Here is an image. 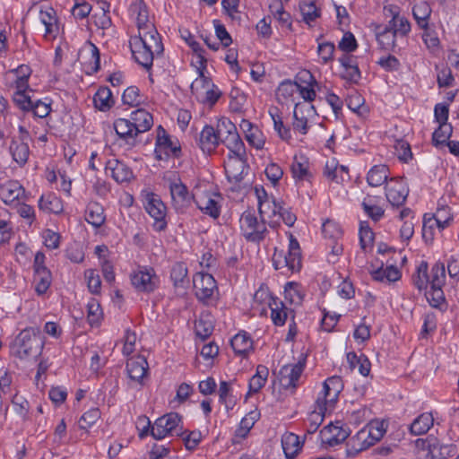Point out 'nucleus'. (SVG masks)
<instances>
[{
  "label": "nucleus",
  "instance_id": "nucleus-35",
  "mask_svg": "<svg viewBox=\"0 0 459 459\" xmlns=\"http://www.w3.org/2000/svg\"><path fill=\"white\" fill-rule=\"evenodd\" d=\"M347 361L351 369L358 367L359 372L362 376L367 377L369 375L371 363L364 354L358 356L355 352H349L347 354Z\"/></svg>",
  "mask_w": 459,
  "mask_h": 459
},
{
  "label": "nucleus",
  "instance_id": "nucleus-14",
  "mask_svg": "<svg viewBox=\"0 0 459 459\" xmlns=\"http://www.w3.org/2000/svg\"><path fill=\"white\" fill-rule=\"evenodd\" d=\"M409 189L402 178H391L385 186V195L393 206H401L406 201Z\"/></svg>",
  "mask_w": 459,
  "mask_h": 459
},
{
  "label": "nucleus",
  "instance_id": "nucleus-60",
  "mask_svg": "<svg viewBox=\"0 0 459 459\" xmlns=\"http://www.w3.org/2000/svg\"><path fill=\"white\" fill-rule=\"evenodd\" d=\"M30 91H15L13 94L14 103L22 110L29 111L34 103L33 96Z\"/></svg>",
  "mask_w": 459,
  "mask_h": 459
},
{
  "label": "nucleus",
  "instance_id": "nucleus-64",
  "mask_svg": "<svg viewBox=\"0 0 459 459\" xmlns=\"http://www.w3.org/2000/svg\"><path fill=\"white\" fill-rule=\"evenodd\" d=\"M100 418V411L97 408H92L84 412L79 420V426L81 429H86L91 427Z\"/></svg>",
  "mask_w": 459,
  "mask_h": 459
},
{
  "label": "nucleus",
  "instance_id": "nucleus-63",
  "mask_svg": "<svg viewBox=\"0 0 459 459\" xmlns=\"http://www.w3.org/2000/svg\"><path fill=\"white\" fill-rule=\"evenodd\" d=\"M139 92L140 91L137 87H128L122 95L123 103L132 107L140 105L142 100Z\"/></svg>",
  "mask_w": 459,
  "mask_h": 459
},
{
  "label": "nucleus",
  "instance_id": "nucleus-52",
  "mask_svg": "<svg viewBox=\"0 0 459 459\" xmlns=\"http://www.w3.org/2000/svg\"><path fill=\"white\" fill-rule=\"evenodd\" d=\"M304 105L300 103H297L294 108L293 117L294 121L292 123L293 129L299 132L302 134H306L307 133V119L304 116L299 117V112L302 113L301 108Z\"/></svg>",
  "mask_w": 459,
  "mask_h": 459
},
{
  "label": "nucleus",
  "instance_id": "nucleus-57",
  "mask_svg": "<svg viewBox=\"0 0 459 459\" xmlns=\"http://www.w3.org/2000/svg\"><path fill=\"white\" fill-rule=\"evenodd\" d=\"M187 276V268L183 263H177L171 268L170 278L176 287L182 286Z\"/></svg>",
  "mask_w": 459,
  "mask_h": 459
},
{
  "label": "nucleus",
  "instance_id": "nucleus-17",
  "mask_svg": "<svg viewBox=\"0 0 459 459\" xmlns=\"http://www.w3.org/2000/svg\"><path fill=\"white\" fill-rule=\"evenodd\" d=\"M149 365L143 356H136L128 359L126 372L132 382L140 385H143V379L148 374Z\"/></svg>",
  "mask_w": 459,
  "mask_h": 459
},
{
  "label": "nucleus",
  "instance_id": "nucleus-21",
  "mask_svg": "<svg viewBox=\"0 0 459 459\" xmlns=\"http://www.w3.org/2000/svg\"><path fill=\"white\" fill-rule=\"evenodd\" d=\"M342 388L343 383L342 377L339 376H333L324 382L323 395L320 397L326 404L333 403L336 402Z\"/></svg>",
  "mask_w": 459,
  "mask_h": 459
},
{
  "label": "nucleus",
  "instance_id": "nucleus-55",
  "mask_svg": "<svg viewBox=\"0 0 459 459\" xmlns=\"http://www.w3.org/2000/svg\"><path fill=\"white\" fill-rule=\"evenodd\" d=\"M296 91H298V83L286 80L278 86L276 94L279 100L282 99L287 100L290 99Z\"/></svg>",
  "mask_w": 459,
  "mask_h": 459
},
{
  "label": "nucleus",
  "instance_id": "nucleus-51",
  "mask_svg": "<svg viewBox=\"0 0 459 459\" xmlns=\"http://www.w3.org/2000/svg\"><path fill=\"white\" fill-rule=\"evenodd\" d=\"M374 232L368 225L367 222H361L359 227V244L361 249L367 251L368 247H371L374 241Z\"/></svg>",
  "mask_w": 459,
  "mask_h": 459
},
{
  "label": "nucleus",
  "instance_id": "nucleus-27",
  "mask_svg": "<svg viewBox=\"0 0 459 459\" xmlns=\"http://www.w3.org/2000/svg\"><path fill=\"white\" fill-rule=\"evenodd\" d=\"M281 446L287 459H293L301 449L299 437L287 432L281 437Z\"/></svg>",
  "mask_w": 459,
  "mask_h": 459
},
{
  "label": "nucleus",
  "instance_id": "nucleus-33",
  "mask_svg": "<svg viewBox=\"0 0 459 459\" xmlns=\"http://www.w3.org/2000/svg\"><path fill=\"white\" fill-rule=\"evenodd\" d=\"M303 82H306L307 86H302L298 83V91L299 92L300 96L304 99L306 101H313L316 99V91L314 89V86H317L318 83L316 80L314 78V76L307 71L303 73Z\"/></svg>",
  "mask_w": 459,
  "mask_h": 459
},
{
  "label": "nucleus",
  "instance_id": "nucleus-43",
  "mask_svg": "<svg viewBox=\"0 0 459 459\" xmlns=\"http://www.w3.org/2000/svg\"><path fill=\"white\" fill-rule=\"evenodd\" d=\"M386 27H389L397 37L403 38L406 37L411 30V23L404 16L401 15L394 16Z\"/></svg>",
  "mask_w": 459,
  "mask_h": 459
},
{
  "label": "nucleus",
  "instance_id": "nucleus-48",
  "mask_svg": "<svg viewBox=\"0 0 459 459\" xmlns=\"http://www.w3.org/2000/svg\"><path fill=\"white\" fill-rule=\"evenodd\" d=\"M348 108L359 116H364L368 113V108L364 104V99L358 92L351 94L347 100Z\"/></svg>",
  "mask_w": 459,
  "mask_h": 459
},
{
  "label": "nucleus",
  "instance_id": "nucleus-7",
  "mask_svg": "<svg viewBox=\"0 0 459 459\" xmlns=\"http://www.w3.org/2000/svg\"><path fill=\"white\" fill-rule=\"evenodd\" d=\"M114 129L117 135V142L120 146H125L126 150H130L139 143L136 129L132 125L131 120L118 118L114 122Z\"/></svg>",
  "mask_w": 459,
  "mask_h": 459
},
{
  "label": "nucleus",
  "instance_id": "nucleus-11",
  "mask_svg": "<svg viewBox=\"0 0 459 459\" xmlns=\"http://www.w3.org/2000/svg\"><path fill=\"white\" fill-rule=\"evenodd\" d=\"M221 195L210 191H204L195 197L196 206L205 214L217 219L221 214L219 200Z\"/></svg>",
  "mask_w": 459,
  "mask_h": 459
},
{
  "label": "nucleus",
  "instance_id": "nucleus-5",
  "mask_svg": "<svg viewBox=\"0 0 459 459\" xmlns=\"http://www.w3.org/2000/svg\"><path fill=\"white\" fill-rule=\"evenodd\" d=\"M224 169L230 182L240 184L248 172L246 155H228L224 160Z\"/></svg>",
  "mask_w": 459,
  "mask_h": 459
},
{
  "label": "nucleus",
  "instance_id": "nucleus-56",
  "mask_svg": "<svg viewBox=\"0 0 459 459\" xmlns=\"http://www.w3.org/2000/svg\"><path fill=\"white\" fill-rule=\"evenodd\" d=\"M446 271L442 263H436L431 269V280L429 281L432 287H442L445 283Z\"/></svg>",
  "mask_w": 459,
  "mask_h": 459
},
{
  "label": "nucleus",
  "instance_id": "nucleus-12",
  "mask_svg": "<svg viewBox=\"0 0 459 459\" xmlns=\"http://www.w3.org/2000/svg\"><path fill=\"white\" fill-rule=\"evenodd\" d=\"M305 368V359H299L295 364L284 365L280 372V384L284 389H295L298 381Z\"/></svg>",
  "mask_w": 459,
  "mask_h": 459
},
{
  "label": "nucleus",
  "instance_id": "nucleus-59",
  "mask_svg": "<svg viewBox=\"0 0 459 459\" xmlns=\"http://www.w3.org/2000/svg\"><path fill=\"white\" fill-rule=\"evenodd\" d=\"M451 134L452 126L450 124H439L438 128L436 129L435 132L433 133L432 141L435 143V145H438L446 143V141L451 136Z\"/></svg>",
  "mask_w": 459,
  "mask_h": 459
},
{
  "label": "nucleus",
  "instance_id": "nucleus-62",
  "mask_svg": "<svg viewBox=\"0 0 459 459\" xmlns=\"http://www.w3.org/2000/svg\"><path fill=\"white\" fill-rule=\"evenodd\" d=\"M269 8L272 14L279 21V22L288 27L291 25L290 15L284 10L281 3L270 4Z\"/></svg>",
  "mask_w": 459,
  "mask_h": 459
},
{
  "label": "nucleus",
  "instance_id": "nucleus-58",
  "mask_svg": "<svg viewBox=\"0 0 459 459\" xmlns=\"http://www.w3.org/2000/svg\"><path fill=\"white\" fill-rule=\"evenodd\" d=\"M426 298L433 307H441L446 300L442 287L430 286V290L426 292Z\"/></svg>",
  "mask_w": 459,
  "mask_h": 459
},
{
  "label": "nucleus",
  "instance_id": "nucleus-50",
  "mask_svg": "<svg viewBox=\"0 0 459 459\" xmlns=\"http://www.w3.org/2000/svg\"><path fill=\"white\" fill-rule=\"evenodd\" d=\"M87 286L91 293L98 295L101 290V281L100 275L93 269H88L84 273Z\"/></svg>",
  "mask_w": 459,
  "mask_h": 459
},
{
  "label": "nucleus",
  "instance_id": "nucleus-20",
  "mask_svg": "<svg viewBox=\"0 0 459 459\" xmlns=\"http://www.w3.org/2000/svg\"><path fill=\"white\" fill-rule=\"evenodd\" d=\"M24 195V188L16 180H9L0 186V198L6 204L19 201Z\"/></svg>",
  "mask_w": 459,
  "mask_h": 459
},
{
  "label": "nucleus",
  "instance_id": "nucleus-10",
  "mask_svg": "<svg viewBox=\"0 0 459 459\" xmlns=\"http://www.w3.org/2000/svg\"><path fill=\"white\" fill-rule=\"evenodd\" d=\"M133 286L143 292H152L158 286L159 279L152 268H140L131 275Z\"/></svg>",
  "mask_w": 459,
  "mask_h": 459
},
{
  "label": "nucleus",
  "instance_id": "nucleus-40",
  "mask_svg": "<svg viewBox=\"0 0 459 459\" xmlns=\"http://www.w3.org/2000/svg\"><path fill=\"white\" fill-rule=\"evenodd\" d=\"M431 12V7L427 2H420L414 5L412 14L421 29H427Z\"/></svg>",
  "mask_w": 459,
  "mask_h": 459
},
{
  "label": "nucleus",
  "instance_id": "nucleus-28",
  "mask_svg": "<svg viewBox=\"0 0 459 459\" xmlns=\"http://www.w3.org/2000/svg\"><path fill=\"white\" fill-rule=\"evenodd\" d=\"M268 306L271 309V318L275 325L281 326L288 317V308L284 303L276 298H270Z\"/></svg>",
  "mask_w": 459,
  "mask_h": 459
},
{
  "label": "nucleus",
  "instance_id": "nucleus-23",
  "mask_svg": "<svg viewBox=\"0 0 459 459\" xmlns=\"http://www.w3.org/2000/svg\"><path fill=\"white\" fill-rule=\"evenodd\" d=\"M9 152L13 160L22 167L27 163L30 156L29 142L12 138Z\"/></svg>",
  "mask_w": 459,
  "mask_h": 459
},
{
  "label": "nucleus",
  "instance_id": "nucleus-54",
  "mask_svg": "<svg viewBox=\"0 0 459 459\" xmlns=\"http://www.w3.org/2000/svg\"><path fill=\"white\" fill-rule=\"evenodd\" d=\"M303 19L307 23H310L320 16V10L316 6L315 1L309 3H302L300 4Z\"/></svg>",
  "mask_w": 459,
  "mask_h": 459
},
{
  "label": "nucleus",
  "instance_id": "nucleus-49",
  "mask_svg": "<svg viewBox=\"0 0 459 459\" xmlns=\"http://www.w3.org/2000/svg\"><path fill=\"white\" fill-rule=\"evenodd\" d=\"M434 220L440 230L446 228L452 221L450 210L445 204H439L436 213L433 215Z\"/></svg>",
  "mask_w": 459,
  "mask_h": 459
},
{
  "label": "nucleus",
  "instance_id": "nucleus-6",
  "mask_svg": "<svg viewBox=\"0 0 459 459\" xmlns=\"http://www.w3.org/2000/svg\"><path fill=\"white\" fill-rule=\"evenodd\" d=\"M181 152L178 141H173L162 126L158 127V135L155 147V157L161 160L170 156L178 157Z\"/></svg>",
  "mask_w": 459,
  "mask_h": 459
},
{
  "label": "nucleus",
  "instance_id": "nucleus-30",
  "mask_svg": "<svg viewBox=\"0 0 459 459\" xmlns=\"http://www.w3.org/2000/svg\"><path fill=\"white\" fill-rule=\"evenodd\" d=\"M236 354L246 356L253 349V341L247 333L236 334L230 341Z\"/></svg>",
  "mask_w": 459,
  "mask_h": 459
},
{
  "label": "nucleus",
  "instance_id": "nucleus-36",
  "mask_svg": "<svg viewBox=\"0 0 459 459\" xmlns=\"http://www.w3.org/2000/svg\"><path fill=\"white\" fill-rule=\"evenodd\" d=\"M35 290L39 295L45 294L52 282V275L48 268L34 272Z\"/></svg>",
  "mask_w": 459,
  "mask_h": 459
},
{
  "label": "nucleus",
  "instance_id": "nucleus-41",
  "mask_svg": "<svg viewBox=\"0 0 459 459\" xmlns=\"http://www.w3.org/2000/svg\"><path fill=\"white\" fill-rule=\"evenodd\" d=\"M95 107L105 111L109 109L113 105L112 93L108 87H101L98 90L93 97Z\"/></svg>",
  "mask_w": 459,
  "mask_h": 459
},
{
  "label": "nucleus",
  "instance_id": "nucleus-19",
  "mask_svg": "<svg viewBox=\"0 0 459 459\" xmlns=\"http://www.w3.org/2000/svg\"><path fill=\"white\" fill-rule=\"evenodd\" d=\"M130 48L134 60L143 67L150 70L156 56L152 49L143 47L138 39H130Z\"/></svg>",
  "mask_w": 459,
  "mask_h": 459
},
{
  "label": "nucleus",
  "instance_id": "nucleus-53",
  "mask_svg": "<svg viewBox=\"0 0 459 459\" xmlns=\"http://www.w3.org/2000/svg\"><path fill=\"white\" fill-rule=\"evenodd\" d=\"M237 131L236 126L228 118H221L218 121L216 133L220 143L222 142L225 137L230 136L233 132Z\"/></svg>",
  "mask_w": 459,
  "mask_h": 459
},
{
  "label": "nucleus",
  "instance_id": "nucleus-18",
  "mask_svg": "<svg viewBox=\"0 0 459 459\" xmlns=\"http://www.w3.org/2000/svg\"><path fill=\"white\" fill-rule=\"evenodd\" d=\"M350 433L341 426L329 424L320 431L321 441L328 446H335L347 439Z\"/></svg>",
  "mask_w": 459,
  "mask_h": 459
},
{
  "label": "nucleus",
  "instance_id": "nucleus-44",
  "mask_svg": "<svg viewBox=\"0 0 459 459\" xmlns=\"http://www.w3.org/2000/svg\"><path fill=\"white\" fill-rule=\"evenodd\" d=\"M110 4L106 1L100 2V12L93 14L95 25L102 30L111 26V18L108 15Z\"/></svg>",
  "mask_w": 459,
  "mask_h": 459
},
{
  "label": "nucleus",
  "instance_id": "nucleus-13",
  "mask_svg": "<svg viewBox=\"0 0 459 459\" xmlns=\"http://www.w3.org/2000/svg\"><path fill=\"white\" fill-rule=\"evenodd\" d=\"M195 296L199 300L207 301L217 290L216 281L209 273H198L194 276Z\"/></svg>",
  "mask_w": 459,
  "mask_h": 459
},
{
  "label": "nucleus",
  "instance_id": "nucleus-45",
  "mask_svg": "<svg viewBox=\"0 0 459 459\" xmlns=\"http://www.w3.org/2000/svg\"><path fill=\"white\" fill-rule=\"evenodd\" d=\"M377 39L380 47L384 49H394L396 46L397 36L389 27L385 26L383 30L377 32Z\"/></svg>",
  "mask_w": 459,
  "mask_h": 459
},
{
  "label": "nucleus",
  "instance_id": "nucleus-42",
  "mask_svg": "<svg viewBox=\"0 0 459 459\" xmlns=\"http://www.w3.org/2000/svg\"><path fill=\"white\" fill-rule=\"evenodd\" d=\"M268 376V369L264 366H258L256 368V374L254 375L249 380V391L248 394L258 393L261 388L264 385Z\"/></svg>",
  "mask_w": 459,
  "mask_h": 459
},
{
  "label": "nucleus",
  "instance_id": "nucleus-8",
  "mask_svg": "<svg viewBox=\"0 0 459 459\" xmlns=\"http://www.w3.org/2000/svg\"><path fill=\"white\" fill-rule=\"evenodd\" d=\"M144 208L148 214L154 220V230L157 231L164 230L167 228V207L160 198L153 194L148 195Z\"/></svg>",
  "mask_w": 459,
  "mask_h": 459
},
{
  "label": "nucleus",
  "instance_id": "nucleus-26",
  "mask_svg": "<svg viewBox=\"0 0 459 459\" xmlns=\"http://www.w3.org/2000/svg\"><path fill=\"white\" fill-rule=\"evenodd\" d=\"M130 120L139 134L150 130L153 125V118L151 113L142 108L133 111Z\"/></svg>",
  "mask_w": 459,
  "mask_h": 459
},
{
  "label": "nucleus",
  "instance_id": "nucleus-22",
  "mask_svg": "<svg viewBox=\"0 0 459 459\" xmlns=\"http://www.w3.org/2000/svg\"><path fill=\"white\" fill-rule=\"evenodd\" d=\"M326 411V403L323 402L320 396L316 401V408L312 411L307 419V432L315 433L322 424Z\"/></svg>",
  "mask_w": 459,
  "mask_h": 459
},
{
  "label": "nucleus",
  "instance_id": "nucleus-47",
  "mask_svg": "<svg viewBox=\"0 0 459 459\" xmlns=\"http://www.w3.org/2000/svg\"><path fill=\"white\" fill-rule=\"evenodd\" d=\"M83 55H90L91 59L93 61L91 72L96 73L100 69V50L95 44L91 41L85 42L84 46L79 51V57Z\"/></svg>",
  "mask_w": 459,
  "mask_h": 459
},
{
  "label": "nucleus",
  "instance_id": "nucleus-32",
  "mask_svg": "<svg viewBox=\"0 0 459 459\" xmlns=\"http://www.w3.org/2000/svg\"><path fill=\"white\" fill-rule=\"evenodd\" d=\"M39 207L47 212L59 213L63 211L61 199L52 193L41 195Z\"/></svg>",
  "mask_w": 459,
  "mask_h": 459
},
{
  "label": "nucleus",
  "instance_id": "nucleus-16",
  "mask_svg": "<svg viewBox=\"0 0 459 459\" xmlns=\"http://www.w3.org/2000/svg\"><path fill=\"white\" fill-rule=\"evenodd\" d=\"M385 429L383 422H371L368 428L359 430L356 434V440L364 442V446L359 449H367L380 440L384 436Z\"/></svg>",
  "mask_w": 459,
  "mask_h": 459
},
{
  "label": "nucleus",
  "instance_id": "nucleus-37",
  "mask_svg": "<svg viewBox=\"0 0 459 459\" xmlns=\"http://www.w3.org/2000/svg\"><path fill=\"white\" fill-rule=\"evenodd\" d=\"M308 169V161L305 157H294L291 164V172L294 178L299 180H308L311 177V173Z\"/></svg>",
  "mask_w": 459,
  "mask_h": 459
},
{
  "label": "nucleus",
  "instance_id": "nucleus-2",
  "mask_svg": "<svg viewBox=\"0 0 459 459\" xmlns=\"http://www.w3.org/2000/svg\"><path fill=\"white\" fill-rule=\"evenodd\" d=\"M273 266L276 270H282L283 273L299 272L301 268V253L298 240L290 234L288 253L275 251L273 257Z\"/></svg>",
  "mask_w": 459,
  "mask_h": 459
},
{
  "label": "nucleus",
  "instance_id": "nucleus-46",
  "mask_svg": "<svg viewBox=\"0 0 459 459\" xmlns=\"http://www.w3.org/2000/svg\"><path fill=\"white\" fill-rule=\"evenodd\" d=\"M428 268V263L422 261L418 266L416 273L413 275V283L420 290H426L429 283Z\"/></svg>",
  "mask_w": 459,
  "mask_h": 459
},
{
  "label": "nucleus",
  "instance_id": "nucleus-29",
  "mask_svg": "<svg viewBox=\"0 0 459 459\" xmlns=\"http://www.w3.org/2000/svg\"><path fill=\"white\" fill-rule=\"evenodd\" d=\"M85 220L95 228H100L105 222L103 207L96 202H91L85 211Z\"/></svg>",
  "mask_w": 459,
  "mask_h": 459
},
{
  "label": "nucleus",
  "instance_id": "nucleus-39",
  "mask_svg": "<svg viewBox=\"0 0 459 459\" xmlns=\"http://www.w3.org/2000/svg\"><path fill=\"white\" fill-rule=\"evenodd\" d=\"M55 14V11L51 7L45 11L41 10L39 13V19L45 26V36L49 35L55 37L58 30L56 24L57 20Z\"/></svg>",
  "mask_w": 459,
  "mask_h": 459
},
{
  "label": "nucleus",
  "instance_id": "nucleus-3",
  "mask_svg": "<svg viewBox=\"0 0 459 459\" xmlns=\"http://www.w3.org/2000/svg\"><path fill=\"white\" fill-rule=\"evenodd\" d=\"M239 224L242 235L250 242L264 240L268 232L264 219L259 221L252 211H245L241 214Z\"/></svg>",
  "mask_w": 459,
  "mask_h": 459
},
{
  "label": "nucleus",
  "instance_id": "nucleus-15",
  "mask_svg": "<svg viewBox=\"0 0 459 459\" xmlns=\"http://www.w3.org/2000/svg\"><path fill=\"white\" fill-rule=\"evenodd\" d=\"M131 39H138L143 47L152 49L156 53L157 56L163 53V44L154 25H149L147 30H140V32H138V36L132 37Z\"/></svg>",
  "mask_w": 459,
  "mask_h": 459
},
{
  "label": "nucleus",
  "instance_id": "nucleus-31",
  "mask_svg": "<svg viewBox=\"0 0 459 459\" xmlns=\"http://www.w3.org/2000/svg\"><path fill=\"white\" fill-rule=\"evenodd\" d=\"M434 418L431 413H422L418 416L410 425L411 434L420 436L427 433L433 426Z\"/></svg>",
  "mask_w": 459,
  "mask_h": 459
},
{
  "label": "nucleus",
  "instance_id": "nucleus-38",
  "mask_svg": "<svg viewBox=\"0 0 459 459\" xmlns=\"http://www.w3.org/2000/svg\"><path fill=\"white\" fill-rule=\"evenodd\" d=\"M221 143L228 148V155H246V147L238 131L225 137Z\"/></svg>",
  "mask_w": 459,
  "mask_h": 459
},
{
  "label": "nucleus",
  "instance_id": "nucleus-25",
  "mask_svg": "<svg viewBox=\"0 0 459 459\" xmlns=\"http://www.w3.org/2000/svg\"><path fill=\"white\" fill-rule=\"evenodd\" d=\"M106 169L110 170L111 177L117 183L128 182L133 178L131 169L126 164L117 160H108L107 162Z\"/></svg>",
  "mask_w": 459,
  "mask_h": 459
},
{
  "label": "nucleus",
  "instance_id": "nucleus-4",
  "mask_svg": "<svg viewBox=\"0 0 459 459\" xmlns=\"http://www.w3.org/2000/svg\"><path fill=\"white\" fill-rule=\"evenodd\" d=\"M181 420V416L177 412L167 413L155 420L151 428V435L155 439L183 435L182 427L179 428Z\"/></svg>",
  "mask_w": 459,
  "mask_h": 459
},
{
  "label": "nucleus",
  "instance_id": "nucleus-24",
  "mask_svg": "<svg viewBox=\"0 0 459 459\" xmlns=\"http://www.w3.org/2000/svg\"><path fill=\"white\" fill-rule=\"evenodd\" d=\"M220 143L216 129L212 126H205L200 133L198 145L204 152L211 153Z\"/></svg>",
  "mask_w": 459,
  "mask_h": 459
},
{
  "label": "nucleus",
  "instance_id": "nucleus-34",
  "mask_svg": "<svg viewBox=\"0 0 459 459\" xmlns=\"http://www.w3.org/2000/svg\"><path fill=\"white\" fill-rule=\"evenodd\" d=\"M389 169L385 165H376L368 173L367 180L371 186H379L386 182Z\"/></svg>",
  "mask_w": 459,
  "mask_h": 459
},
{
  "label": "nucleus",
  "instance_id": "nucleus-61",
  "mask_svg": "<svg viewBox=\"0 0 459 459\" xmlns=\"http://www.w3.org/2000/svg\"><path fill=\"white\" fill-rule=\"evenodd\" d=\"M281 204L280 202H277L273 197H272V199L268 201L260 203V205H258V212L261 217L270 212L272 213V215H270L269 217H274L277 215V212L281 211Z\"/></svg>",
  "mask_w": 459,
  "mask_h": 459
},
{
  "label": "nucleus",
  "instance_id": "nucleus-1",
  "mask_svg": "<svg viewBox=\"0 0 459 459\" xmlns=\"http://www.w3.org/2000/svg\"><path fill=\"white\" fill-rule=\"evenodd\" d=\"M42 348L40 330L38 327L23 329L11 345L12 353L21 359L37 357Z\"/></svg>",
  "mask_w": 459,
  "mask_h": 459
},
{
  "label": "nucleus",
  "instance_id": "nucleus-9",
  "mask_svg": "<svg viewBox=\"0 0 459 459\" xmlns=\"http://www.w3.org/2000/svg\"><path fill=\"white\" fill-rule=\"evenodd\" d=\"M169 191L173 207L179 212H183L195 201L196 195H191L185 184L180 179L169 183Z\"/></svg>",
  "mask_w": 459,
  "mask_h": 459
}]
</instances>
